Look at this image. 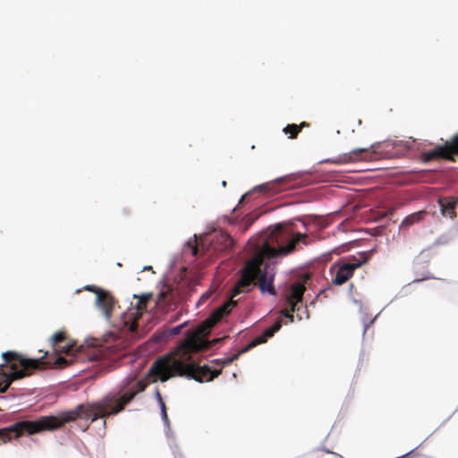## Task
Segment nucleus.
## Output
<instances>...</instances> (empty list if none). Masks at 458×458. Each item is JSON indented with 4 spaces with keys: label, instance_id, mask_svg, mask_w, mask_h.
<instances>
[{
    "label": "nucleus",
    "instance_id": "1",
    "mask_svg": "<svg viewBox=\"0 0 458 458\" xmlns=\"http://www.w3.org/2000/svg\"><path fill=\"white\" fill-rule=\"evenodd\" d=\"M308 235L301 233H292L278 225L271 233L268 242L263 243L260 251L249 259L241 270V277L235 284L231 300L212 312V314L195 331L190 333L186 338L167 355L156 360L148 371V377H154V381L165 382L171 377L186 376L203 383L209 382L216 377L221 369L212 370L208 366H199L191 360L193 353L207 350L211 346L208 341L204 340L205 335L215 327L232 309L237 305L233 299L242 293L250 292L257 284L261 293L276 295L273 285L274 275H270L264 265V259H274L287 256L296 250L298 243L308 244Z\"/></svg>",
    "mask_w": 458,
    "mask_h": 458
},
{
    "label": "nucleus",
    "instance_id": "2",
    "mask_svg": "<svg viewBox=\"0 0 458 458\" xmlns=\"http://www.w3.org/2000/svg\"><path fill=\"white\" fill-rule=\"evenodd\" d=\"M141 392L142 380H138L127 389H123L116 394H109L97 403L79 404L73 410L64 411L58 416H41L36 420L17 421L9 427L0 428V444H6L23 435L55 430L79 418L95 421L98 418L116 415L133 400L136 394Z\"/></svg>",
    "mask_w": 458,
    "mask_h": 458
},
{
    "label": "nucleus",
    "instance_id": "3",
    "mask_svg": "<svg viewBox=\"0 0 458 458\" xmlns=\"http://www.w3.org/2000/svg\"><path fill=\"white\" fill-rule=\"evenodd\" d=\"M47 355L48 352H45L42 356L38 359H30L13 351L4 352L2 357L12 372L9 375L3 373L6 376V379L4 383H0V393L6 392L13 381L29 377L32 375L35 370L44 369L51 364L56 366L67 365V360L65 358L59 356L55 358L54 361H51L46 360Z\"/></svg>",
    "mask_w": 458,
    "mask_h": 458
},
{
    "label": "nucleus",
    "instance_id": "4",
    "mask_svg": "<svg viewBox=\"0 0 458 458\" xmlns=\"http://www.w3.org/2000/svg\"><path fill=\"white\" fill-rule=\"evenodd\" d=\"M373 250L359 253V257L352 256L349 261L335 263L331 266L329 272L332 275V284L342 285L352 277L354 271L367 263L372 257Z\"/></svg>",
    "mask_w": 458,
    "mask_h": 458
},
{
    "label": "nucleus",
    "instance_id": "5",
    "mask_svg": "<svg viewBox=\"0 0 458 458\" xmlns=\"http://www.w3.org/2000/svg\"><path fill=\"white\" fill-rule=\"evenodd\" d=\"M380 144H373L369 148H356L350 153L344 154L337 158H328L325 162L335 165L347 164L358 161H373L382 157L378 148Z\"/></svg>",
    "mask_w": 458,
    "mask_h": 458
},
{
    "label": "nucleus",
    "instance_id": "6",
    "mask_svg": "<svg viewBox=\"0 0 458 458\" xmlns=\"http://www.w3.org/2000/svg\"><path fill=\"white\" fill-rule=\"evenodd\" d=\"M458 155V133L454 135L445 144L436 147L432 150L422 152L421 157L424 162L434 159H445L455 161L454 156Z\"/></svg>",
    "mask_w": 458,
    "mask_h": 458
},
{
    "label": "nucleus",
    "instance_id": "7",
    "mask_svg": "<svg viewBox=\"0 0 458 458\" xmlns=\"http://www.w3.org/2000/svg\"><path fill=\"white\" fill-rule=\"evenodd\" d=\"M306 288L301 283H295L290 288V294L287 297V302L290 305L289 310H283L282 314L293 322V312L299 311L298 304L302 301V297Z\"/></svg>",
    "mask_w": 458,
    "mask_h": 458
},
{
    "label": "nucleus",
    "instance_id": "8",
    "mask_svg": "<svg viewBox=\"0 0 458 458\" xmlns=\"http://www.w3.org/2000/svg\"><path fill=\"white\" fill-rule=\"evenodd\" d=\"M95 293L97 294L98 306L103 310L105 316L109 318L114 305V297L102 289H96Z\"/></svg>",
    "mask_w": 458,
    "mask_h": 458
},
{
    "label": "nucleus",
    "instance_id": "9",
    "mask_svg": "<svg viewBox=\"0 0 458 458\" xmlns=\"http://www.w3.org/2000/svg\"><path fill=\"white\" fill-rule=\"evenodd\" d=\"M66 334L64 332H57L51 337V345L56 352L70 353L72 351V344L65 343Z\"/></svg>",
    "mask_w": 458,
    "mask_h": 458
},
{
    "label": "nucleus",
    "instance_id": "10",
    "mask_svg": "<svg viewBox=\"0 0 458 458\" xmlns=\"http://www.w3.org/2000/svg\"><path fill=\"white\" fill-rule=\"evenodd\" d=\"M438 205L440 208V211L444 216L454 218L456 217L455 208L458 203V199H454V198H440L438 199Z\"/></svg>",
    "mask_w": 458,
    "mask_h": 458
},
{
    "label": "nucleus",
    "instance_id": "11",
    "mask_svg": "<svg viewBox=\"0 0 458 458\" xmlns=\"http://www.w3.org/2000/svg\"><path fill=\"white\" fill-rule=\"evenodd\" d=\"M299 176L297 174H292L285 175L284 177L276 179L275 182H267L260 185L259 187L267 191L279 192L282 191L283 189L279 188L283 183L292 182L297 180Z\"/></svg>",
    "mask_w": 458,
    "mask_h": 458
},
{
    "label": "nucleus",
    "instance_id": "12",
    "mask_svg": "<svg viewBox=\"0 0 458 458\" xmlns=\"http://www.w3.org/2000/svg\"><path fill=\"white\" fill-rule=\"evenodd\" d=\"M267 339L268 338L267 336H265L264 334L259 335L252 342H250L247 346H245L244 348L240 350L237 353H235L231 358L226 360L225 361V364H229V363L233 362V360H237L241 354L247 352L248 351H250L253 347L257 346L258 344L266 343L267 341Z\"/></svg>",
    "mask_w": 458,
    "mask_h": 458
},
{
    "label": "nucleus",
    "instance_id": "13",
    "mask_svg": "<svg viewBox=\"0 0 458 458\" xmlns=\"http://www.w3.org/2000/svg\"><path fill=\"white\" fill-rule=\"evenodd\" d=\"M133 298L137 299V302L135 304L137 316L140 317L142 312L147 309V302L151 298V294H143L140 296L134 294Z\"/></svg>",
    "mask_w": 458,
    "mask_h": 458
},
{
    "label": "nucleus",
    "instance_id": "14",
    "mask_svg": "<svg viewBox=\"0 0 458 458\" xmlns=\"http://www.w3.org/2000/svg\"><path fill=\"white\" fill-rule=\"evenodd\" d=\"M425 216H426V212L422 211V210L419 211V212L412 213L405 217V219L402 223V225H404V226L412 225L421 221L425 217Z\"/></svg>",
    "mask_w": 458,
    "mask_h": 458
},
{
    "label": "nucleus",
    "instance_id": "15",
    "mask_svg": "<svg viewBox=\"0 0 458 458\" xmlns=\"http://www.w3.org/2000/svg\"><path fill=\"white\" fill-rule=\"evenodd\" d=\"M301 131V126H298L297 124H288L284 129V132L285 134H290V139H295L297 138L299 132Z\"/></svg>",
    "mask_w": 458,
    "mask_h": 458
},
{
    "label": "nucleus",
    "instance_id": "16",
    "mask_svg": "<svg viewBox=\"0 0 458 458\" xmlns=\"http://www.w3.org/2000/svg\"><path fill=\"white\" fill-rule=\"evenodd\" d=\"M281 327H282L281 320H277V321H276V323H275L272 327H270L267 328V329L263 332V334H264V335H265V336H267V338H270V337H272V336L275 335V333H276L277 331H279V329L281 328Z\"/></svg>",
    "mask_w": 458,
    "mask_h": 458
},
{
    "label": "nucleus",
    "instance_id": "17",
    "mask_svg": "<svg viewBox=\"0 0 458 458\" xmlns=\"http://www.w3.org/2000/svg\"><path fill=\"white\" fill-rule=\"evenodd\" d=\"M220 237L224 243V249L227 250L233 246V240L228 234H221Z\"/></svg>",
    "mask_w": 458,
    "mask_h": 458
},
{
    "label": "nucleus",
    "instance_id": "18",
    "mask_svg": "<svg viewBox=\"0 0 458 458\" xmlns=\"http://www.w3.org/2000/svg\"><path fill=\"white\" fill-rule=\"evenodd\" d=\"M188 245L191 247V253L193 256H197L199 253V246L197 243L196 240L194 241V243L188 242Z\"/></svg>",
    "mask_w": 458,
    "mask_h": 458
},
{
    "label": "nucleus",
    "instance_id": "19",
    "mask_svg": "<svg viewBox=\"0 0 458 458\" xmlns=\"http://www.w3.org/2000/svg\"><path fill=\"white\" fill-rule=\"evenodd\" d=\"M183 325L174 327L167 331V336L179 335Z\"/></svg>",
    "mask_w": 458,
    "mask_h": 458
},
{
    "label": "nucleus",
    "instance_id": "20",
    "mask_svg": "<svg viewBox=\"0 0 458 458\" xmlns=\"http://www.w3.org/2000/svg\"><path fill=\"white\" fill-rule=\"evenodd\" d=\"M159 405H160V408H161L162 419H163V420L165 422H167L168 421V416H167L166 407H165V402H161V403Z\"/></svg>",
    "mask_w": 458,
    "mask_h": 458
},
{
    "label": "nucleus",
    "instance_id": "21",
    "mask_svg": "<svg viewBox=\"0 0 458 458\" xmlns=\"http://www.w3.org/2000/svg\"><path fill=\"white\" fill-rule=\"evenodd\" d=\"M156 397H157V400L158 401L159 404L161 403V402H164L158 389H157V391H156Z\"/></svg>",
    "mask_w": 458,
    "mask_h": 458
},
{
    "label": "nucleus",
    "instance_id": "22",
    "mask_svg": "<svg viewBox=\"0 0 458 458\" xmlns=\"http://www.w3.org/2000/svg\"><path fill=\"white\" fill-rule=\"evenodd\" d=\"M96 289H98V288L94 286V285H88V286H86V290L93 292V293H95Z\"/></svg>",
    "mask_w": 458,
    "mask_h": 458
},
{
    "label": "nucleus",
    "instance_id": "23",
    "mask_svg": "<svg viewBox=\"0 0 458 458\" xmlns=\"http://www.w3.org/2000/svg\"><path fill=\"white\" fill-rule=\"evenodd\" d=\"M310 124L306 122H302L301 124H299L298 126H301V130L303 128V127H308Z\"/></svg>",
    "mask_w": 458,
    "mask_h": 458
},
{
    "label": "nucleus",
    "instance_id": "24",
    "mask_svg": "<svg viewBox=\"0 0 458 458\" xmlns=\"http://www.w3.org/2000/svg\"><path fill=\"white\" fill-rule=\"evenodd\" d=\"M123 213L125 216H129V215H130V210H129V209L124 208V209L123 210Z\"/></svg>",
    "mask_w": 458,
    "mask_h": 458
},
{
    "label": "nucleus",
    "instance_id": "25",
    "mask_svg": "<svg viewBox=\"0 0 458 458\" xmlns=\"http://www.w3.org/2000/svg\"><path fill=\"white\" fill-rule=\"evenodd\" d=\"M4 364L0 365V374H2V373H3V372H2V370H3V368H4Z\"/></svg>",
    "mask_w": 458,
    "mask_h": 458
},
{
    "label": "nucleus",
    "instance_id": "26",
    "mask_svg": "<svg viewBox=\"0 0 458 458\" xmlns=\"http://www.w3.org/2000/svg\"><path fill=\"white\" fill-rule=\"evenodd\" d=\"M144 269L149 270L152 269V267H146Z\"/></svg>",
    "mask_w": 458,
    "mask_h": 458
}]
</instances>
